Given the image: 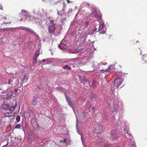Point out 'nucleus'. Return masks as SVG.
<instances>
[{"instance_id": "nucleus-1", "label": "nucleus", "mask_w": 147, "mask_h": 147, "mask_svg": "<svg viewBox=\"0 0 147 147\" xmlns=\"http://www.w3.org/2000/svg\"><path fill=\"white\" fill-rule=\"evenodd\" d=\"M18 29L29 33L31 35L30 40H31V42L34 43V42L36 41L35 42H34L35 47H38V48L39 47L40 44V40L36 33L32 29L28 27L20 26L18 28Z\"/></svg>"}, {"instance_id": "nucleus-2", "label": "nucleus", "mask_w": 147, "mask_h": 147, "mask_svg": "<svg viewBox=\"0 0 147 147\" xmlns=\"http://www.w3.org/2000/svg\"><path fill=\"white\" fill-rule=\"evenodd\" d=\"M91 13L89 15V18L93 21L96 20L99 21L102 19V16L100 10L97 8L93 7L91 9Z\"/></svg>"}, {"instance_id": "nucleus-3", "label": "nucleus", "mask_w": 147, "mask_h": 147, "mask_svg": "<svg viewBox=\"0 0 147 147\" xmlns=\"http://www.w3.org/2000/svg\"><path fill=\"white\" fill-rule=\"evenodd\" d=\"M124 81L123 76L121 75H119L117 76L115 79L113 81L114 86L117 88L120 86Z\"/></svg>"}, {"instance_id": "nucleus-4", "label": "nucleus", "mask_w": 147, "mask_h": 147, "mask_svg": "<svg viewBox=\"0 0 147 147\" xmlns=\"http://www.w3.org/2000/svg\"><path fill=\"white\" fill-rule=\"evenodd\" d=\"M114 124L115 127L119 130L128 125L127 123L126 120H123L122 121L118 120L117 121H116Z\"/></svg>"}, {"instance_id": "nucleus-5", "label": "nucleus", "mask_w": 147, "mask_h": 147, "mask_svg": "<svg viewBox=\"0 0 147 147\" xmlns=\"http://www.w3.org/2000/svg\"><path fill=\"white\" fill-rule=\"evenodd\" d=\"M19 15L21 18V20L22 21H24L25 20L29 21L30 20V16L29 13L25 10H22Z\"/></svg>"}, {"instance_id": "nucleus-6", "label": "nucleus", "mask_w": 147, "mask_h": 147, "mask_svg": "<svg viewBox=\"0 0 147 147\" xmlns=\"http://www.w3.org/2000/svg\"><path fill=\"white\" fill-rule=\"evenodd\" d=\"M125 136L127 140H128V142H129L128 144L129 146L130 147H136L134 140L132 139V137L131 133L126 134Z\"/></svg>"}, {"instance_id": "nucleus-7", "label": "nucleus", "mask_w": 147, "mask_h": 147, "mask_svg": "<svg viewBox=\"0 0 147 147\" xmlns=\"http://www.w3.org/2000/svg\"><path fill=\"white\" fill-rule=\"evenodd\" d=\"M103 131V128L101 125H97L94 127V132L95 134H96L95 135H97L98 136H100V134Z\"/></svg>"}, {"instance_id": "nucleus-8", "label": "nucleus", "mask_w": 147, "mask_h": 147, "mask_svg": "<svg viewBox=\"0 0 147 147\" xmlns=\"http://www.w3.org/2000/svg\"><path fill=\"white\" fill-rule=\"evenodd\" d=\"M110 138L113 141L118 140L119 136L118 134H117L115 131L113 130L111 131L110 133Z\"/></svg>"}, {"instance_id": "nucleus-9", "label": "nucleus", "mask_w": 147, "mask_h": 147, "mask_svg": "<svg viewBox=\"0 0 147 147\" xmlns=\"http://www.w3.org/2000/svg\"><path fill=\"white\" fill-rule=\"evenodd\" d=\"M69 46L68 42L66 41L65 40H62L61 42L58 46L59 49L61 50H63L67 48V47Z\"/></svg>"}, {"instance_id": "nucleus-10", "label": "nucleus", "mask_w": 147, "mask_h": 147, "mask_svg": "<svg viewBox=\"0 0 147 147\" xmlns=\"http://www.w3.org/2000/svg\"><path fill=\"white\" fill-rule=\"evenodd\" d=\"M107 28L105 26L104 23H102L101 24H100L98 31H101L100 34H104L106 32Z\"/></svg>"}, {"instance_id": "nucleus-11", "label": "nucleus", "mask_w": 147, "mask_h": 147, "mask_svg": "<svg viewBox=\"0 0 147 147\" xmlns=\"http://www.w3.org/2000/svg\"><path fill=\"white\" fill-rule=\"evenodd\" d=\"M95 49L93 46L91 47V48H88L84 52V53L87 55H89L91 56H92L94 53V50Z\"/></svg>"}, {"instance_id": "nucleus-12", "label": "nucleus", "mask_w": 147, "mask_h": 147, "mask_svg": "<svg viewBox=\"0 0 147 147\" xmlns=\"http://www.w3.org/2000/svg\"><path fill=\"white\" fill-rule=\"evenodd\" d=\"M71 35L73 37H74L75 39L77 38V37L80 38L83 37L79 32L75 30L72 32Z\"/></svg>"}, {"instance_id": "nucleus-13", "label": "nucleus", "mask_w": 147, "mask_h": 147, "mask_svg": "<svg viewBox=\"0 0 147 147\" xmlns=\"http://www.w3.org/2000/svg\"><path fill=\"white\" fill-rule=\"evenodd\" d=\"M115 67L114 66L111 65L109 66L107 69H101V70L104 73L110 72L115 70Z\"/></svg>"}, {"instance_id": "nucleus-14", "label": "nucleus", "mask_w": 147, "mask_h": 147, "mask_svg": "<svg viewBox=\"0 0 147 147\" xmlns=\"http://www.w3.org/2000/svg\"><path fill=\"white\" fill-rule=\"evenodd\" d=\"M65 96H66V98L67 101L69 105L73 109V111H74V109L73 108V107H72V101L70 99H69V98H67V97L66 96V95H65ZM74 113H75V115H76V117L77 121L78 120V119L79 117V115H78V114H76V113H75L74 111Z\"/></svg>"}, {"instance_id": "nucleus-15", "label": "nucleus", "mask_w": 147, "mask_h": 147, "mask_svg": "<svg viewBox=\"0 0 147 147\" xmlns=\"http://www.w3.org/2000/svg\"><path fill=\"white\" fill-rule=\"evenodd\" d=\"M102 119L104 120L107 121L109 120V117L108 113L105 111H103L101 114Z\"/></svg>"}, {"instance_id": "nucleus-16", "label": "nucleus", "mask_w": 147, "mask_h": 147, "mask_svg": "<svg viewBox=\"0 0 147 147\" xmlns=\"http://www.w3.org/2000/svg\"><path fill=\"white\" fill-rule=\"evenodd\" d=\"M106 142L104 138H100L97 139L96 143V144H102L103 143Z\"/></svg>"}, {"instance_id": "nucleus-17", "label": "nucleus", "mask_w": 147, "mask_h": 147, "mask_svg": "<svg viewBox=\"0 0 147 147\" xmlns=\"http://www.w3.org/2000/svg\"><path fill=\"white\" fill-rule=\"evenodd\" d=\"M40 54V51H37L36 53L34 54L33 60V63L34 64H36L37 62V58Z\"/></svg>"}, {"instance_id": "nucleus-18", "label": "nucleus", "mask_w": 147, "mask_h": 147, "mask_svg": "<svg viewBox=\"0 0 147 147\" xmlns=\"http://www.w3.org/2000/svg\"><path fill=\"white\" fill-rule=\"evenodd\" d=\"M55 24H53L50 25L48 27V30L50 33H52L55 31Z\"/></svg>"}, {"instance_id": "nucleus-19", "label": "nucleus", "mask_w": 147, "mask_h": 147, "mask_svg": "<svg viewBox=\"0 0 147 147\" xmlns=\"http://www.w3.org/2000/svg\"><path fill=\"white\" fill-rule=\"evenodd\" d=\"M70 52L72 53H77L81 51V49L78 48H76L75 49H71L70 50Z\"/></svg>"}, {"instance_id": "nucleus-20", "label": "nucleus", "mask_w": 147, "mask_h": 147, "mask_svg": "<svg viewBox=\"0 0 147 147\" xmlns=\"http://www.w3.org/2000/svg\"><path fill=\"white\" fill-rule=\"evenodd\" d=\"M98 82L95 80H93L92 83V86L94 89L96 88L98 85Z\"/></svg>"}, {"instance_id": "nucleus-21", "label": "nucleus", "mask_w": 147, "mask_h": 147, "mask_svg": "<svg viewBox=\"0 0 147 147\" xmlns=\"http://www.w3.org/2000/svg\"><path fill=\"white\" fill-rule=\"evenodd\" d=\"M80 59L79 58L72 59H71V61L73 62L77 63L78 64H80Z\"/></svg>"}, {"instance_id": "nucleus-22", "label": "nucleus", "mask_w": 147, "mask_h": 147, "mask_svg": "<svg viewBox=\"0 0 147 147\" xmlns=\"http://www.w3.org/2000/svg\"><path fill=\"white\" fill-rule=\"evenodd\" d=\"M1 108L3 109L9 111V106L8 105L4 104L2 105Z\"/></svg>"}, {"instance_id": "nucleus-23", "label": "nucleus", "mask_w": 147, "mask_h": 147, "mask_svg": "<svg viewBox=\"0 0 147 147\" xmlns=\"http://www.w3.org/2000/svg\"><path fill=\"white\" fill-rule=\"evenodd\" d=\"M87 60L85 59H82V60L80 59V64L82 65H85L87 63Z\"/></svg>"}, {"instance_id": "nucleus-24", "label": "nucleus", "mask_w": 147, "mask_h": 147, "mask_svg": "<svg viewBox=\"0 0 147 147\" xmlns=\"http://www.w3.org/2000/svg\"><path fill=\"white\" fill-rule=\"evenodd\" d=\"M89 97L92 100H95L96 98L95 95L92 92H91L90 93V95H89Z\"/></svg>"}, {"instance_id": "nucleus-25", "label": "nucleus", "mask_w": 147, "mask_h": 147, "mask_svg": "<svg viewBox=\"0 0 147 147\" xmlns=\"http://www.w3.org/2000/svg\"><path fill=\"white\" fill-rule=\"evenodd\" d=\"M37 96H34V99L32 101V104L34 106L36 105L37 103Z\"/></svg>"}, {"instance_id": "nucleus-26", "label": "nucleus", "mask_w": 147, "mask_h": 147, "mask_svg": "<svg viewBox=\"0 0 147 147\" xmlns=\"http://www.w3.org/2000/svg\"><path fill=\"white\" fill-rule=\"evenodd\" d=\"M76 24V22H72L70 25V28H74L75 27V25Z\"/></svg>"}, {"instance_id": "nucleus-27", "label": "nucleus", "mask_w": 147, "mask_h": 147, "mask_svg": "<svg viewBox=\"0 0 147 147\" xmlns=\"http://www.w3.org/2000/svg\"><path fill=\"white\" fill-rule=\"evenodd\" d=\"M63 69H71L70 65H64L63 67Z\"/></svg>"}, {"instance_id": "nucleus-28", "label": "nucleus", "mask_w": 147, "mask_h": 147, "mask_svg": "<svg viewBox=\"0 0 147 147\" xmlns=\"http://www.w3.org/2000/svg\"><path fill=\"white\" fill-rule=\"evenodd\" d=\"M113 106L114 107V109L113 111V114H115V113H114V112H115L117 111L116 109V107H118V104H115V103H114Z\"/></svg>"}, {"instance_id": "nucleus-29", "label": "nucleus", "mask_w": 147, "mask_h": 147, "mask_svg": "<svg viewBox=\"0 0 147 147\" xmlns=\"http://www.w3.org/2000/svg\"><path fill=\"white\" fill-rule=\"evenodd\" d=\"M16 105H17V104H16L15 106L12 107H10L9 106V111H13L15 109L16 107Z\"/></svg>"}, {"instance_id": "nucleus-30", "label": "nucleus", "mask_w": 147, "mask_h": 147, "mask_svg": "<svg viewBox=\"0 0 147 147\" xmlns=\"http://www.w3.org/2000/svg\"><path fill=\"white\" fill-rule=\"evenodd\" d=\"M142 59L143 61V63H147L146 57L144 56V55H143L142 56Z\"/></svg>"}, {"instance_id": "nucleus-31", "label": "nucleus", "mask_w": 147, "mask_h": 147, "mask_svg": "<svg viewBox=\"0 0 147 147\" xmlns=\"http://www.w3.org/2000/svg\"><path fill=\"white\" fill-rule=\"evenodd\" d=\"M89 25V22L88 21H86L85 23L84 27V28H87L88 29V26Z\"/></svg>"}, {"instance_id": "nucleus-32", "label": "nucleus", "mask_w": 147, "mask_h": 147, "mask_svg": "<svg viewBox=\"0 0 147 147\" xmlns=\"http://www.w3.org/2000/svg\"><path fill=\"white\" fill-rule=\"evenodd\" d=\"M24 115L26 118H29L30 116V113L27 112H25L24 113Z\"/></svg>"}, {"instance_id": "nucleus-33", "label": "nucleus", "mask_w": 147, "mask_h": 147, "mask_svg": "<svg viewBox=\"0 0 147 147\" xmlns=\"http://www.w3.org/2000/svg\"><path fill=\"white\" fill-rule=\"evenodd\" d=\"M13 79H9L8 80V81L7 83H5V84H8L9 85H10L13 82Z\"/></svg>"}, {"instance_id": "nucleus-34", "label": "nucleus", "mask_w": 147, "mask_h": 147, "mask_svg": "<svg viewBox=\"0 0 147 147\" xmlns=\"http://www.w3.org/2000/svg\"><path fill=\"white\" fill-rule=\"evenodd\" d=\"M124 135L126 134L129 133L130 132V131H128V129L127 128H124Z\"/></svg>"}, {"instance_id": "nucleus-35", "label": "nucleus", "mask_w": 147, "mask_h": 147, "mask_svg": "<svg viewBox=\"0 0 147 147\" xmlns=\"http://www.w3.org/2000/svg\"><path fill=\"white\" fill-rule=\"evenodd\" d=\"M21 128V125L20 124H18L16 125L15 127L14 128V129H20Z\"/></svg>"}, {"instance_id": "nucleus-36", "label": "nucleus", "mask_w": 147, "mask_h": 147, "mask_svg": "<svg viewBox=\"0 0 147 147\" xmlns=\"http://www.w3.org/2000/svg\"><path fill=\"white\" fill-rule=\"evenodd\" d=\"M28 76H24V79H23V81H24V82H26L27 81V80L28 79Z\"/></svg>"}, {"instance_id": "nucleus-37", "label": "nucleus", "mask_w": 147, "mask_h": 147, "mask_svg": "<svg viewBox=\"0 0 147 147\" xmlns=\"http://www.w3.org/2000/svg\"><path fill=\"white\" fill-rule=\"evenodd\" d=\"M13 94V91H9L7 94V96H8L11 97L12 96Z\"/></svg>"}, {"instance_id": "nucleus-38", "label": "nucleus", "mask_w": 147, "mask_h": 147, "mask_svg": "<svg viewBox=\"0 0 147 147\" xmlns=\"http://www.w3.org/2000/svg\"><path fill=\"white\" fill-rule=\"evenodd\" d=\"M86 107L89 109H90L91 108L90 105L88 102L86 104Z\"/></svg>"}, {"instance_id": "nucleus-39", "label": "nucleus", "mask_w": 147, "mask_h": 147, "mask_svg": "<svg viewBox=\"0 0 147 147\" xmlns=\"http://www.w3.org/2000/svg\"><path fill=\"white\" fill-rule=\"evenodd\" d=\"M82 5H84L86 7H89V4L85 2H84L82 3Z\"/></svg>"}, {"instance_id": "nucleus-40", "label": "nucleus", "mask_w": 147, "mask_h": 147, "mask_svg": "<svg viewBox=\"0 0 147 147\" xmlns=\"http://www.w3.org/2000/svg\"><path fill=\"white\" fill-rule=\"evenodd\" d=\"M20 115L17 116L16 117V120L17 122H19L20 121Z\"/></svg>"}, {"instance_id": "nucleus-41", "label": "nucleus", "mask_w": 147, "mask_h": 147, "mask_svg": "<svg viewBox=\"0 0 147 147\" xmlns=\"http://www.w3.org/2000/svg\"><path fill=\"white\" fill-rule=\"evenodd\" d=\"M13 29V28H11H11L7 27V28H4L3 29L5 30H6V31L10 30H11Z\"/></svg>"}, {"instance_id": "nucleus-42", "label": "nucleus", "mask_w": 147, "mask_h": 147, "mask_svg": "<svg viewBox=\"0 0 147 147\" xmlns=\"http://www.w3.org/2000/svg\"><path fill=\"white\" fill-rule=\"evenodd\" d=\"M107 64V63L105 62H100V63H98V66L101 65H106Z\"/></svg>"}, {"instance_id": "nucleus-43", "label": "nucleus", "mask_w": 147, "mask_h": 147, "mask_svg": "<svg viewBox=\"0 0 147 147\" xmlns=\"http://www.w3.org/2000/svg\"><path fill=\"white\" fill-rule=\"evenodd\" d=\"M5 117H9V112H6L4 113Z\"/></svg>"}, {"instance_id": "nucleus-44", "label": "nucleus", "mask_w": 147, "mask_h": 147, "mask_svg": "<svg viewBox=\"0 0 147 147\" xmlns=\"http://www.w3.org/2000/svg\"><path fill=\"white\" fill-rule=\"evenodd\" d=\"M109 144H105L104 143V145L102 147H109Z\"/></svg>"}, {"instance_id": "nucleus-45", "label": "nucleus", "mask_w": 147, "mask_h": 147, "mask_svg": "<svg viewBox=\"0 0 147 147\" xmlns=\"http://www.w3.org/2000/svg\"><path fill=\"white\" fill-rule=\"evenodd\" d=\"M98 30H97V28H95L94 30L93 31V32L94 33L96 32H98Z\"/></svg>"}, {"instance_id": "nucleus-46", "label": "nucleus", "mask_w": 147, "mask_h": 147, "mask_svg": "<svg viewBox=\"0 0 147 147\" xmlns=\"http://www.w3.org/2000/svg\"><path fill=\"white\" fill-rule=\"evenodd\" d=\"M66 20V18H62L61 20V22L63 23Z\"/></svg>"}, {"instance_id": "nucleus-47", "label": "nucleus", "mask_w": 147, "mask_h": 147, "mask_svg": "<svg viewBox=\"0 0 147 147\" xmlns=\"http://www.w3.org/2000/svg\"><path fill=\"white\" fill-rule=\"evenodd\" d=\"M14 115V114L10 112H9V117H12Z\"/></svg>"}, {"instance_id": "nucleus-48", "label": "nucleus", "mask_w": 147, "mask_h": 147, "mask_svg": "<svg viewBox=\"0 0 147 147\" xmlns=\"http://www.w3.org/2000/svg\"><path fill=\"white\" fill-rule=\"evenodd\" d=\"M76 129H77V131L78 134H80V132L79 131V130H78V126H77V124L76 125Z\"/></svg>"}, {"instance_id": "nucleus-49", "label": "nucleus", "mask_w": 147, "mask_h": 147, "mask_svg": "<svg viewBox=\"0 0 147 147\" xmlns=\"http://www.w3.org/2000/svg\"><path fill=\"white\" fill-rule=\"evenodd\" d=\"M40 86H37V90L38 91H40Z\"/></svg>"}, {"instance_id": "nucleus-50", "label": "nucleus", "mask_w": 147, "mask_h": 147, "mask_svg": "<svg viewBox=\"0 0 147 147\" xmlns=\"http://www.w3.org/2000/svg\"><path fill=\"white\" fill-rule=\"evenodd\" d=\"M66 140V139H64V140H61L60 141V142H65V141Z\"/></svg>"}, {"instance_id": "nucleus-51", "label": "nucleus", "mask_w": 147, "mask_h": 147, "mask_svg": "<svg viewBox=\"0 0 147 147\" xmlns=\"http://www.w3.org/2000/svg\"><path fill=\"white\" fill-rule=\"evenodd\" d=\"M66 140V139H64V140H61L60 141V142H65V141Z\"/></svg>"}, {"instance_id": "nucleus-52", "label": "nucleus", "mask_w": 147, "mask_h": 147, "mask_svg": "<svg viewBox=\"0 0 147 147\" xmlns=\"http://www.w3.org/2000/svg\"><path fill=\"white\" fill-rule=\"evenodd\" d=\"M14 91L15 92H17L18 91V89H16V88H15L14 89Z\"/></svg>"}, {"instance_id": "nucleus-53", "label": "nucleus", "mask_w": 147, "mask_h": 147, "mask_svg": "<svg viewBox=\"0 0 147 147\" xmlns=\"http://www.w3.org/2000/svg\"><path fill=\"white\" fill-rule=\"evenodd\" d=\"M81 139L82 141V143L83 145L84 146V142H83L82 137V136H81Z\"/></svg>"}, {"instance_id": "nucleus-54", "label": "nucleus", "mask_w": 147, "mask_h": 147, "mask_svg": "<svg viewBox=\"0 0 147 147\" xmlns=\"http://www.w3.org/2000/svg\"><path fill=\"white\" fill-rule=\"evenodd\" d=\"M112 101L111 100L109 101H108V105H110V103H112Z\"/></svg>"}, {"instance_id": "nucleus-55", "label": "nucleus", "mask_w": 147, "mask_h": 147, "mask_svg": "<svg viewBox=\"0 0 147 147\" xmlns=\"http://www.w3.org/2000/svg\"><path fill=\"white\" fill-rule=\"evenodd\" d=\"M72 11V9H69L68 11V13H71Z\"/></svg>"}, {"instance_id": "nucleus-56", "label": "nucleus", "mask_w": 147, "mask_h": 147, "mask_svg": "<svg viewBox=\"0 0 147 147\" xmlns=\"http://www.w3.org/2000/svg\"><path fill=\"white\" fill-rule=\"evenodd\" d=\"M101 67V65L98 66V64L96 66V68L98 69H100V67Z\"/></svg>"}, {"instance_id": "nucleus-57", "label": "nucleus", "mask_w": 147, "mask_h": 147, "mask_svg": "<svg viewBox=\"0 0 147 147\" xmlns=\"http://www.w3.org/2000/svg\"><path fill=\"white\" fill-rule=\"evenodd\" d=\"M8 143H7V144H6L4 145L3 146H2V147H6L8 145Z\"/></svg>"}, {"instance_id": "nucleus-58", "label": "nucleus", "mask_w": 147, "mask_h": 147, "mask_svg": "<svg viewBox=\"0 0 147 147\" xmlns=\"http://www.w3.org/2000/svg\"><path fill=\"white\" fill-rule=\"evenodd\" d=\"M85 81L86 82H87L88 84H89V81H88V80H85Z\"/></svg>"}, {"instance_id": "nucleus-59", "label": "nucleus", "mask_w": 147, "mask_h": 147, "mask_svg": "<svg viewBox=\"0 0 147 147\" xmlns=\"http://www.w3.org/2000/svg\"><path fill=\"white\" fill-rule=\"evenodd\" d=\"M61 1V0H58L55 3V4H57L58 3H59L60 1Z\"/></svg>"}, {"instance_id": "nucleus-60", "label": "nucleus", "mask_w": 147, "mask_h": 147, "mask_svg": "<svg viewBox=\"0 0 147 147\" xmlns=\"http://www.w3.org/2000/svg\"><path fill=\"white\" fill-rule=\"evenodd\" d=\"M30 42H27V43H26L25 45H26V46H27L29 45V44H30Z\"/></svg>"}, {"instance_id": "nucleus-61", "label": "nucleus", "mask_w": 147, "mask_h": 147, "mask_svg": "<svg viewBox=\"0 0 147 147\" xmlns=\"http://www.w3.org/2000/svg\"><path fill=\"white\" fill-rule=\"evenodd\" d=\"M0 9L1 10H2L3 9V8H2V6H1V5H0Z\"/></svg>"}, {"instance_id": "nucleus-62", "label": "nucleus", "mask_w": 147, "mask_h": 147, "mask_svg": "<svg viewBox=\"0 0 147 147\" xmlns=\"http://www.w3.org/2000/svg\"><path fill=\"white\" fill-rule=\"evenodd\" d=\"M53 22H54V21L53 20H51L50 21V22L51 23H53Z\"/></svg>"}, {"instance_id": "nucleus-63", "label": "nucleus", "mask_w": 147, "mask_h": 147, "mask_svg": "<svg viewBox=\"0 0 147 147\" xmlns=\"http://www.w3.org/2000/svg\"><path fill=\"white\" fill-rule=\"evenodd\" d=\"M57 14L58 15H60L59 13V11H57Z\"/></svg>"}, {"instance_id": "nucleus-64", "label": "nucleus", "mask_w": 147, "mask_h": 147, "mask_svg": "<svg viewBox=\"0 0 147 147\" xmlns=\"http://www.w3.org/2000/svg\"><path fill=\"white\" fill-rule=\"evenodd\" d=\"M34 119H32V121H31V122H32V121H33L34 120Z\"/></svg>"}]
</instances>
